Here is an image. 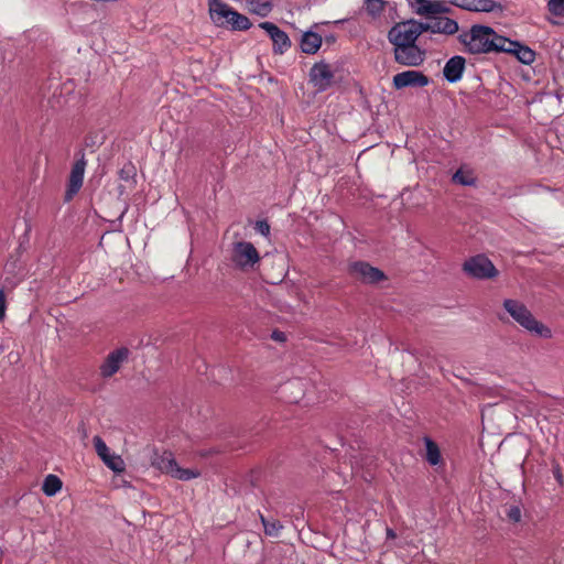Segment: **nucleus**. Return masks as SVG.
I'll return each instance as SVG.
<instances>
[{"instance_id": "f257e3e1", "label": "nucleus", "mask_w": 564, "mask_h": 564, "mask_svg": "<svg viewBox=\"0 0 564 564\" xmlns=\"http://www.w3.org/2000/svg\"><path fill=\"white\" fill-rule=\"evenodd\" d=\"M458 41L465 46V51L470 54L499 53L505 36L497 34L490 26L474 24L468 31L458 35Z\"/></svg>"}, {"instance_id": "f03ea898", "label": "nucleus", "mask_w": 564, "mask_h": 564, "mask_svg": "<svg viewBox=\"0 0 564 564\" xmlns=\"http://www.w3.org/2000/svg\"><path fill=\"white\" fill-rule=\"evenodd\" d=\"M502 305L514 322L530 334L541 338L552 337V330L542 322L538 321L522 302L507 299L503 301Z\"/></svg>"}, {"instance_id": "7ed1b4c3", "label": "nucleus", "mask_w": 564, "mask_h": 564, "mask_svg": "<svg viewBox=\"0 0 564 564\" xmlns=\"http://www.w3.org/2000/svg\"><path fill=\"white\" fill-rule=\"evenodd\" d=\"M208 12L214 24L219 28L246 31L252 25L248 17L239 13L221 0H208Z\"/></svg>"}, {"instance_id": "20e7f679", "label": "nucleus", "mask_w": 564, "mask_h": 564, "mask_svg": "<svg viewBox=\"0 0 564 564\" xmlns=\"http://www.w3.org/2000/svg\"><path fill=\"white\" fill-rule=\"evenodd\" d=\"M151 464L160 471L178 480L186 481L200 476V471L198 469L180 467L173 454L169 451H164L161 454L154 453Z\"/></svg>"}, {"instance_id": "39448f33", "label": "nucleus", "mask_w": 564, "mask_h": 564, "mask_svg": "<svg viewBox=\"0 0 564 564\" xmlns=\"http://www.w3.org/2000/svg\"><path fill=\"white\" fill-rule=\"evenodd\" d=\"M230 260L236 268L248 271L259 263L260 254L251 242L238 241L232 245Z\"/></svg>"}, {"instance_id": "423d86ee", "label": "nucleus", "mask_w": 564, "mask_h": 564, "mask_svg": "<svg viewBox=\"0 0 564 564\" xmlns=\"http://www.w3.org/2000/svg\"><path fill=\"white\" fill-rule=\"evenodd\" d=\"M463 270L467 275L478 280L492 279L499 273L494 263L484 254H477L466 260Z\"/></svg>"}, {"instance_id": "0eeeda50", "label": "nucleus", "mask_w": 564, "mask_h": 564, "mask_svg": "<svg viewBox=\"0 0 564 564\" xmlns=\"http://www.w3.org/2000/svg\"><path fill=\"white\" fill-rule=\"evenodd\" d=\"M393 57L400 65L417 67L425 61L426 52L415 43L393 47Z\"/></svg>"}, {"instance_id": "6e6552de", "label": "nucleus", "mask_w": 564, "mask_h": 564, "mask_svg": "<svg viewBox=\"0 0 564 564\" xmlns=\"http://www.w3.org/2000/svg\"><path fill=\"white\" fill-rule=\"evenodd\" d=\"M412 25L413 23L408 20L395 23L389 30L387 37L393 47L416 43L417 37Z\"/></svg>"}, {"instance_id": "1a4fd4ad", "label": "nucleus", "mask_w": 564, "mask_h": 564, "mask_svg": "<svg viewBox=\"0 0 564 564\" xmlns=\"http://www.w3.org/2000/svg\"><path fill=\"white\" fill-rule=\"evenodd\" d=\"M130 351L127 347H120L110 351L99 367L101 378L109 379L116 375L128 360Z\"/></svg>"}, {"instance_id": "9d476101", "label": "nucleus", "mask_w": 564, "mask_h": 564, "mask_svg": "<svg viewBox=\"0 0 564 564\" xmlns=\"http://www.w3.org/2000/svg\"><path fill=\"white\" fill-rule=\"evenodd\" d=\"M349 273L360 282L368 284H375L387 279L383 271L365 261L352 262L349 265Z\"/></svg>"}, {"instance_id": "9b49d317", "label": "nucleus", "mask_w": 564, "mask_h": 564, "mask_svg": "<svg viewBox=\"0 0 564 564\" xmlns=\"http://www.w3.org/2000/svg\"><path fill=\"white\" fill-rule=\"evenodd\" d=\"M86 165L87 161L85 159V153L80 152V156L73 164L69 173L68 184L64 197L65 202H70L82 188Z\"/></svg>"}, {"instance_id": "f8f14e48", "label": "nucleus", "mask_w": 564, "mask_h": 564, "mask_svg": "<svg viewBox=\"0 0 564 564\" xmlns=\"http://www.w3.org/2000/svg\"><path fill=\"white\" fill-rule=\"evenodd\" d=\"M86 165L87 161L85 159V153L80 152V156L73 164L69 173L68 184L64 197L65 202H70L82 188Z\"/></svg>"}, {"instance_id": "ddd939ff", "label": "nucleus", "mask_w": 564, "mask_h": 564, "mask_svg": "<svg viewBox=\"0 0 564 564\" xmlns=\"http://www.w3.org/2000/svg\"><path fill=\"white\" fill-rule=\"evenodd\" d=\"M259 26L264 30L273 43V53L282 55L291 47L289 35L272 22H261Z\"/></svg>"}, {"instance_id": "4468645a", "label": "nucleus", "mask_w": 564, "mask_h": 564, "mask_svg": "<svg viewBox=\"0 0 564 564\" xmlns=\"http://www.w3.org/2000/svg\"><path fill=\"white\" fill-rule=\"evenodd\" d=\"M392 83L397 89L406 87H425L430 84V78L422 72L412 69L395 74Z\"/></svg>"}, {"instance_id": "2eb2a0df", "label": "nucleus", "mask_w": 564, "mask_h": 564, "mask_svg": "<svg viewBox=\"0 0 564 564\" xmlns=\"http://www.w3.org/2000/svg\"><path fill=\"white\" fill-rule=\"evenodd\" d=\"M310 79L318 91H324L330 87L334 79V73L328 64L319 62L314 64L311 68Z\"/></svg>"}, {"instance_id": "dca6fc26", "label": "nucleus", "mask_w": 564, "mask_h": 564, "mask_svg": "<svg viewBox=\"0 0 564 564\" xmlns=\"http://www.w3.org/2000/svg\"><path fill=\"white\" fill-rule=\"evenodd\" d=\"M501 46L502 48L500 52L514 55L522 64L530 65L535 59V52L518 41H512L505 37V42Z\"/></svg>"}, {"instance_id": "f3484780", "label": "nucleus", "mask_w": 564, "mask_h": 564, "mask_svg": "<svg viewBox=\"0 0 564 564\" xmlns=\"http://www.w3.org/2000/svg\"><path fill=\"white\" fill-rule=\"evenodd\" d=\"M93 442L98 456L102 459L107 467H109L111 470L116 473L123 471V460L121 459L120 456L110 454L107 444L102 441L100 436H95Z\"/></svg>"}, {"instance_id": "a211bd4d", "label": "nucleus", "mask_w": 564, "mask_h": 564, "mask_svg": "<svg viewBox=\"0 0 564 564\" xmlns=\"http://www.w3.org/2000/svg\"><path fill=\"white\" fill-rule=\"evenodd\" d=\"M448 3L474 12H495L502 9L501 4L495 0H448Z\"/></svg>"}, {"instance_id": "6ab92c4d", "label": "nucleus", "mask_w": 564, "mask_h": 564, "mask_svg": "<svg viewBox=\"0 0 564 564\" xmlns=\"http://www.w3.org/2000/svg\"><path fill=\"white\" fill-rule=\"evenodd\" d=\"M465 65H466V59L463 56L455 55V56L451 57L446 62V64L443 68V74H444L445 79L448 83L458 82L463 76Z\"/></svg>"}, {"instance_id": "aec40b11", "label": "nucleus", "mask_w": 564, "mask_h": 564, "mask_svg": "<svg viewBox=\"0 0 564 564\" xmlns=\"http://www.w3.org/2000/svg\"><path fill=\"white\" fill-rule=\"evenodd\" d=\"M433 33H440L445 35H453L458 32L459 26L457 21L447 17H435L432 19Z\"/></svg>"}, {"instance_id": "412c9836", "label": "nucleus", "mask_w": 564, "mask_h": 564, "mask_svg": "<svg viewBox=\"0 0 564 564\" xmlns=\"http://www.w3.org/2000/svg\"><path fill=\"white\" fill-rule=\"evenodd\" d=\"M322 45V36L318 33L307 31L302 35L301 50L305 54H315Z\"/></svg>"}, {"instance_id": "4be33fe9", "label": "nucleus", "mask_w": 564, "mask_h": 564, "mask_svg": "<svg viewBox=\"0 0 564 564\" xmlns=\"http://www.w3.org/2000/svg\"><path fill=\"white\" fill-rule=\"evenodd\" d=\"M437 6V0H420L416 3L410 2V7L416 14L429 18L436 15Z\"/></svg>"}, {"instance_id": "5701e85b", "label": "nucleus", "mask_w": 564, "mask_h": 564, "mask_svg": "<svg viewBox=\"0 0 564 564\" xmlns=\"http://www.w3.org/2000/svg\"><path fill=\"white\" fill-rule=\"evenodd\" d=\"M425 444V459L432 466H436L443 463L441 451L438 445L430 437H424Z\"/></svg>"}, {"instance_id": "b1692460", "label": "nucleus", "mask_w": 564, "mask_h": 564, "mask_svg": "<svg viewBox=\"0 0 564 564\" xmlns=\"http://www.w3.org/2000/svg\"><path fill=\"white\" fill-rule=\"evenodd\" d=\"M248 10L251 13H254L259 17H268L272 11V3L270 1H261V0H246Z\"/></svg>"}, {"instance_id": "393cba45", "label": "nucleus", "mask_w": 564, "mask_h": 564, "mask_svg": "<svg viewBox=\"0 0 564 564\" xmlns=\"http://www.w3.org/2000/svg\"><path fill=\"white\" fill-rule=\"evenodd\" d=\"M61 488L62 480L55 475H47L42 485L43 492L48 497L56 495Z\"/></svg>"}, {"instance_id": "a878e982", "label": "nucleus", "mask_w": 564, "mask_h": 564, "mask_svg": "<svg viewBox=\"0 0 564 564\" xmlns=\"http://www.w3.org/2000/svg\"><path fill=\"white\" fill-rule=\"evenodd\" d=\"M386 3L384 0H366L365 9L369 15L376 18L382 13Z\"/></svg>"}, {"instance_id": "bb28decb", "label": "nucleus", "mask_w": 564, "mask_h": 564, "mask_svg": "<svg viewBox=\"0 0 564 564\" xmlns=\"http://www.w3.org/2000/svg\"><path fill=\"white\" fill-rule=\"evenodd\" d=\"M135 175H137L135 166L131 162L126 163L119 171L120 178L126 182L134 183Z\"/></svg>"}, {"instance_id": "cd10ccee", "label": "nucleus", "mask_w": 564, "mask_h": 564, "mask_svg": "<svg viewBox=\"0 0 564 564\" xmlns=\"http://www.w3.org/2000/svg\"><path fill=\"white\" fill-rule=\"evenodd\" d=\"M453 181L465 186H471L476 183V178L470 173H465L462 170L456 171L453 175Z\"/></svg>"}, {"instance_id": "c85d7f7f", "label": "nucleus", "mask_w": 564, "mask_h": 564, "mask_svg": "<svg viewBox=\"0 0 564 564\" xmlns=\"http://www.w3.org/2000/svg\"><path fill=\"white\" fill-rule=\"evenodd\" d=\"M410 22L413 23L412 26H413V30H414L417 39L424 32L433 33V22H432V20L429 21V22H419V21H415V20H410Z\"/></svg>"}, {"instance_id": "c756f323", "label": "nucleus", "mask_w": 564, "mask_h": 564, "mask_svg": "<svg viewBox=\"0 0 564 564\" xmlns=\"http://www.w3.org/2000/svg\"><path fill=\"white\" fill-rule=\"evenodd\" d=\"M547 8L552 14L564 17V0H550Z\"/></svg>"}, {"instance_id": "7c9ffc66", "label": "nucleus", "mask_w": 564, "mask_h": 564, "mask_svg": "<svg viewBox=\"0 0 564 564\" xmlns=\"http://www.w3.org/2000/svg\"><path fill=\"white\" fill-rule=\"evenodd\" d=\"M507 517L508 519L513 523H518L521 519V510L518 506H511L508 510H507Z\"/></svg>"}, {"instance_id": "2f4dec72", "label": "nucleus", "mask_w": 564, "mask_h": 564, "mask_svg": "<svg viewBox=\"0 0 564 564\" xmlns=\"http://www.w3.org/2000/svg\"><path fill=\"white\" fill-rule=\"evenodd\" d=\"M437 3H438V6L436 9V14L448 13L451 11V8L447 6V4H449L448 0L447 1L437 0Z\"/></svg>"}, {"instance_id": "473e14b6", "label": "nucleus", "mask_w": 564, "mask_h": 564, "mask_svg": "<svg viewBox=\"0 0 564 564\" xmlns=\"http://www.w3.org/2000/svg\"><path fill=\"white\" fill-rule=\"evenodd\" d=\"M6 295L3 290H0V321H2L6 316Z\"/></svg>"}, {"instance_id": "72a5a7b5", "label": "nucleus", "mask_w": 564, "mask_h": 564, "mask_svg": "<svg viewBox=\"0 0 564 564\" xmlns=\"http://www.w3.org/2000/svg\"><path fill=\"white\" fill-rule=\"evenodd\" d=\"M257 230L262 234L263 236L269 235L270 232V226L267 221H258L257 223Z\"/></svg>"}, {"instance_id": "f704fd0d", "label": "nucleus", "mask_w": 564, "mask_h": 564, "mask_svg": "<svg viewBox=\"0 0 564 564\" xmlns=\"http://www.w3.org/2000/svg\"><path fill=\"white\" fill-rule=\"evenodd\" d=\"M271 338L279 343H284L286 340V335L281 330H273L271 334Z\"/></svg>"}, {"instance_id": "c9c22d12", "label": "nucleus", "mask_w": 564, "mask_h": 564, "mask_svg": "<svg viewBox=\"0 0 564 564\" xmlns=\"http://www.w3.org/2000/svg\"><path fill=\"white\" fill-rule=\"evenodd\" d=\"M386 532H387V540H394L398 536L397 531L389 530Z\"/></svg>"}, {"instance_id": "e433bc0d", "label": "nucleus", "mask_w": 564, "mask_h": 564, "mask_svg": "<svg viewBox=\"0 0 564 564\" xmlns=\"http://www.w3.org/2000/svg\"><path fill=\"white\" fill-rule=\"evenodd\" d=\"M279 532L280 531H273V530L264 531L265 535L271 536V538H279Z\"/></svg>"}, {"instance_id": "4c0bfd02", "label": "nucleus", "mask_w": 564, "mask_h": 564, "mask_svg": "<svg viewBox=\"0 0 564 564\" xmlns=\"http://www.w3.org/2000/svg\"><path fill=\"white\" fill-rule=\"evenodd\" d=\"M419 1H420V0H409V3H410V2H414V3H416V2H419Z\"/></svg>"}]
</instances>
